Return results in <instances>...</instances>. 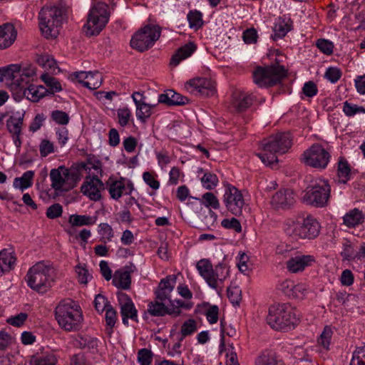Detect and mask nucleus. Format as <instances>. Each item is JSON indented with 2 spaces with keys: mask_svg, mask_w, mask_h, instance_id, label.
I'll return each instance as SVG.
<instances>
[{
  "mask_svg": "<svg viewBox=\"0 0 365 365\" xmlns=\"http://www.w3.org/2000/svg\"><path fill=\"white\" fill-rule=\"evenodd\" d=\"M55 318L59 327L66 331L78 330L82 324L83 317L78 304L71 299L60 301L55 308Z\"/></svg>",
  "mask_w": 365,
  "mask_h": 365,
  "instance_id": "obj_1",
  "label": "nucleus"
},
{
  "mask_svg": "<svg viewBox=\"0 0 365 365\" xmlns=\"http://www.w3.org/2000/svg\"><path fill=\"white\" fill-rule=\"evenodd\" d=\"M292 144V138L289 133H279L261 142L262 153L257 155L264 164L272 165L278 162L277 154L287 153Z\"/></svg>",
  "mask_w": 365,
  "mask_h": 365,
  "instance_id": "obj_2",
  "label": "nucleus"
},
{
  "mask_svg": "<svg viewBox=\"0 0 365 365\" xmlns=\"http://www.w3.org/2000/svg\"><path fill=\"white\" fill-rule=\"evenodd\" d=\"M299 320V314L297 310L288 303L273 304L269 308L267 321L274 329H292Z\"/></svg>",
  "mask_w": 365,
  "mask_h": 365,
  "instance_id": "obj_3",
  "label": "nucleus"
},
{
  "mask_svg": "<svg viewBox=\"0 0 365 365\" xmlns=\"http://www.w3.org/2000/svg\"><path fill=\"white\" fill-rule=\"evenodd\" d=\"M53 272V268L49 263L43 261L36 263L26 276L28 286L38 293H46L54 282Z\"/></svg>",
  "mask_w": 365,
  "mask_h": 365,
  "instance_id": "obj_4",
  "label": "nucleus"
},
{
  "mask_svg": "<svg viewBox=\"0 0 365 365\" xmlns=\"http://www.w3.org/2000/svg\"><path fill=\"white\" fill-rule=\"evenodd\" d=\"M38 20L43 36L46 38H56L63 23V11L56 6L43 7L39 12Z\"/></svg>",
  "mask_w": 365,
  "mask_h": 365,
  "instance_id": "obj_5",
  "label": "nucleus"
},
{
  "mask_svg": "<svg viewBox=\"0 0 365 365\" xmlns=\"http://www.w3.org/2000/svg\"><path fill=\"white\" fill-rule=\"evenodd\" d=\"M287 76V71L278 63L257 66L252 72L254 83L260 88H268L279 83Z\"/></svg>",
  "mask_w": 365,
  "mask_h": 365,
  "instance_id": "obj_6",
  "label": "nucleus"
},
{
  "mask_svg": "<svg viewBox=\"0 0 365 365\" xmlns=\"http://www.w3.org/2000/svg\"><path fill=\"white\" fill-rule=\"evenodd\" d=\"M330 192L331 187L328 181L319 179L305 189L302 200L314 207H323L327 205Z\"/></svg>",
  "mask_w": 365,
  "mask_h": 365,
  "instance_id": "obj_7",
  "label": "nucleus"
},
{
  "mask_svg": "<svg viewBox=\"0 0 365 365\" xmlns=\"http://www.w3.org/2000/svg\"><path fill=\"white\" fill-rule=\"evenodd\" d=\"M109 17L108 4L101 1L96 3L91 8L87 23L83 27L86 35H98L108 22Z\"/></svg>",
  "mask_w": 365,
  "mask_h": 365,
  "instance_id": "obj_8",
  "label": "nucleus"
},
{
  "mask_svg": "<svg viewBox=\"0 0 365 365\" xmlns=\"http://www.w3.org/2000/svg\"><path fill=\"white\" fill-rule=\"evenodd\" d=\"M286 232L294 237L313 240L319 234L320 225L315 218L308 215L301 221H289Z\"/></svg>",
  "mask_w": 365,
  "mask_h": 365,
  "instance_id": "obj_9",
  "label": "nucleus"
},
{
  "mask_svg": "<svg viewBox=\"0 0 365 365\" xmlns=\"http://www.w3.org/2000/svg\"><path fill=\"white\" fill-rule=\"evenodd\" d=\"M160 33L161 30L158 26L146 25L132 36L130 46L139 52H144L151 48L159 39Z\"/></svg>",
  "mask_w": 365,
  "mask_h": 365,
  "instance_id": "obj_10",
  "label": "nucleus"
},
{
  "mask_svg": "<svg viewBox=\"0 0 365 365\" xmlns=\"http://www.w3.org/2000/svg\"><path fill=\"white\" fill-rule=\"evenodd\" d=\"M330 158L329 151L319 143L313 144L302 155V160L307 165L318 169L326 168Z\"/></svg>",
  "mask_w": 365,
  "mask_h": 365,
  "instance_id": "obj_11",
  "label": "nucleus"
},
{
  "mask_svg": "<svg viewBox=\"0 0 365 365\" xmlns=\"http://www.w3.org/2000/svg\"><path fill=\"white\" fill-rule=\"evenodd\" d=\"M225 187L222 200L227 210L237 217L242 215L246 205L241 191L230 184H227Z\"/></svg>",
  "mask_w": 365,
  "mask_h": 365,
  "instance_id": "obj_12",
  "label": "nucleus"
},
{
  "mask_svg": "<svg viewBox=\"0 0 365 365\" xmlns=\"http://www.w3.org/2000/svg\"><path fill=\"white\" fill-rule=\"evenodd\" d=\"M11 90L15 95V98H26L33 102L38 101L45 96L46 88L43 86H35L27 81L11 83Z\"/></svg>",
  "mask_w": 365,
  "mask_h": 365,
  "instance_id": "obj_13",
  "label": "nucleus"
},
{
  "mask_svg": "<svg viewBox=\"0 0 365 365\" xmlns=\"http://www.w3.org/2000/svg\"><path fill=\"white\" fill-rule=\"evenodd\" d=\"M104 188V184L98 177L88 176L81 185V190L91 200L98 201L101 198V192Z\"/></svg>",
  "mask_w": 365,
  "mask_h": 365,
  "instance_id": "obj_14",
  "label": "nucleus"
},
{
  "mask_svg": "<svg viewBox=\"0 0 365 365\" xmlns=\"http://www.w3.org/2000/svg\"><path fill=\"white\" fill-rule=\"evenodd\" d=\"M187 84L192 88L190 93L202 96H211L215 93V83L210 79L197 78L190 80Z\"/></svg>",
  "mask_w": 365,
  "mask_h": 365,
  "instance_id": "obj_15",
  "label": "nucleus"
},
{
  "mask_svg": "<svg viewBox=\"0 0 365 365\" xmlns=\"http://www.w3.org/2000/svg\"><path fill=\"white\" fill-rule=\"evenodd\" d=\"M117 297L120 306L123 323L125 325H128V319L137 322V310L129 296L125 293L118 292Z\"/></svg>",
  "mask_w": 365,
  "mask_h": 365,
  "instance_id": "obj_16",
  "label": "nucleus"
},
{
  "mask_svg": "<svg viewBox=\"0 0 365 365\" xmlns=\"http://www.w3.org/2000/svg\"><path fill=\"white\" fill-rule=\"evenodd\" d=\"M195 201H190L187 206L196 213H200L203 210V205L207 207H212L215 210L220 208V202L217 197L210 192H205L202 199L192 197Z\"/></svg>",
  "mask_w": 365,
  "mask_h": 365,
  "instance_id": "obj_17",
  "label": "nucleus"
},
{
  "mask_svg": "<svg viewBox=\"0 0 365 365\" xmlns=\"http://www.w3.org/2000/svg\"><path fill=\"white\" fill-rule=\"evenodd\" d=\"M293 190L282 189L274 193L271 200V204L275 209H289L295 203Z\"/></svg>",
  "mask_w": 365,
  "mask_h": 365,
  "instance_id": "obj_18",
  "label": "nucleus"
},
{
  "mask_svg": "<svg viewBox=\"0 0 365 365\" xmlns=\"http://www.w3.org/2000/svg\"><path fill=\"white\" fill-rule=\"evenodd\" d=\"M24 113L16 112L11 115L6 121L8 131L12 135L13 140L16 147H20L21 141L20 135L23 125Z\"/></svg>",
  "mask_w": 365,
  "mask_h": 365,
  "instance_id": "obj_19",
  "label": "nucleus"
},
{
  "mask_svg": "<svg viewBox=\"0 0 365 365\" xmlns=\"http://www.w3.org/2000/svg\"><path fill=\"white\" fill-rule=\"evenodd\" d=\"M314 261V257L312 255H297L287 261L286 267L290 273H298L311 266Z\"/></svg>",
  "mask_w": 365,
  "mask_h": 365,
  "instance_id": "obj_20",
  "label": "nucleus"
},
{
  "mask_svg": "<svg viewBox=\"0 0 365 365\" xmlns=\"http://www.w3.org/2000/svg\"><path fill=\"white\" fill-rule=\"evenodd\" d=\"M176 279L177 276L175 274L168 275L161 279L158 289L155 292V298L160 301H165V299L171 300L170 299V294L174 289Z\"/></svg>",
  "mask_w": 365,
  "mask_h": 365,
  "instance_id": "obj_21",
  "label": "nucleus"
},
{
  "mask_svg": "<svg viewBox=\"0 0 365 365\" xmlns=\"http://www.w3.org/2000/svg\"><path fill=\"white\" fill-rule=\"evenodd\" d=\"M132 98L136 106V116L139 120L145 123L152 115V109L156 105H150L143 101V96L139 92H134Z\"/></svg>",
  "mask_w": 365,
  "mask_h": 365,
  "instance_id": "obj_22",
  "label": "nucleus"
},
{
  "mask_svg": "<svg viewBox=\"0 0 365 365\" xmlns=\"http://www.w3.org/2000/svg\"><path fill=\"white\" fill-rule=\"evenodd\" d=\"M189 99L173 90H167L158 96V103L168 106H183L188 103Z\"/></svg>",
  "mask_w": 365,
  "mask_h": 365,
  "instance_id": "obj_23",
  "label": "nucleus"
},
{
  "mask_svg": "<svg viewBox=\"0 0 365 365\" xmlns=\"http://www.w3.org/2000/svg\"><path fill=\"white\" fill-rule=\"evenodd\" d=\"M197 269L200 274L204 278L208 285L216 289V280L214 278V269L210 260L206 259H200L196 264Z\"/></svg>",
  "mask_w": 365,
  "mask_h": 365,
  "instance_id": "obj_24",
  "label": "nucleus"
},
{
  "mask_svg": "<svg viewBox=\"0 0 365 365\" xmlns=\"http://www.w3.org/2000/svg\"><path fill=\"white\" fill-rule=\"evenodd\" d=\"M16 38V31L13 24L6 23L0 26V49L9 47Z\"/></svg>",
  "mask_w": 365,
  "mask_h": 365,
  "instance_id": "obj_25",
  "label": "nucleus"
},
{
  "mask_svg": "<svg viewBox=\"0 0 365 365\" xmlns=\"http://www.w3.org/2000/svg\"><path fill=\"white\" fill-rule=\"evenodd\" d=\"M63 165L59 166L58 168L52 169L50 172V178L51 180V187L56 191H64L68 189L64 188V185L68 181L66 172L61 169Z\"/></svg>",
  "mask_w": 365,
  "mask_h": 365,
  "instance_id": "obj_26",
  "label": "nucleus"
},
{
  "mask_svg": "<svg viewBox=\"0 0 365 365\" xmlns=\"http://www.w3.org/2000/svg\"><path fill=\"white\" fill-rule=\"evenodd\" d=\"M253 102V97L241 91H235L232 95V107L238 113L246 110Z\"/></svg>",
  "mask_w": 365,
  "mask_h": 365,
  "instance_id": "obj_27",
  "label": "nucleus"
},
{
  "mask_svg": "<svg viewBox=\"0 0 365 365\" xmlns=\"http://www.w3.org/2000/svg\"><path fill=\"white\" fill-rule=\"evenodd\" d=\"M163 302L155 298V300L148 304V312L153 317H163L166 314L171 315L173 313H179L170 310V307L166 306Z\"/></svg>",
  "mask_w": 365,
  "mask_h": 365,
  "instance_id": "obj_28",
  "label": "nucleus"
},
{
  "mask_svg": "<svg viewBox=\"0 0 365 365\" xmlns=\"http://www.w3.org/2000/svg\"><path fill=\"white\" fill-rule=\"evenodd\" d=\"M195 49L196 46L192 42H190L180 47L178 49L175 53L173 55L170 62V65L176 66L182 60L190 56L191 54L195 51Z\"/></svg>",
  "mask_w": 365,
  "mask_h": 365,
  "instance_id": "obj_29",
  "label": "nucleus"
},
{
  "mask_svg": "<svg viewBox=\"0 0 365 365\" xmlns=\"http://www.w3.org/2000/svg\"><path fill=\"white\" fill-rule=\"evenodd\" d=\"M16 262L14 253L11 250L4 249L0 252V272H9L14 268Z\"/></svg>",
  "mask_w": 365,
  "mask_h": 365,
  "instance_id": "obj_30",
  "label": "nucleus"
},
{
  "mask_svg": "<svg viewBox=\"0 0 365 365\" xmlns=\"http://www.w3.org/2000/svg\"><path fill=\"white\" fill-rule=\"evenodd\" d=\"M19 66L10 65L0 68V82L6 81L11 88V85L19 78Z\"/></svg>",
  "mask_w": 365,
  "mask_h": 365,
  "instance_id": "obj_31",
  "label": "nucleus"
},
{
  "mask_svg": "<svg viewBox=\"0 0 365 365\" xmlns=\"http://www.w3.org/2000/svg\"><path fill=\"white\" fill-rule=\"evenodd\" d=\"M344 224L349 227H355L364 221V215L362 211L354 208L347 212L343 217Z\"/></svg>",
  "mask_w": 365,
  "mask_h": 365,
  "instance_id": "obj_32",
  "label": "nucleus"
},
{
  "mask_svg": "<svg viewBox=\"0 0 365 365\" xmlns=\"http://www.w3.org/2000/svg\"><path fill=\"white\" fill-rule=\"evenodd\" d=\"M132 270H124V271H117L114 274V277L113 279V284L118 288H120L123 289H128L130 287L131 278H130V272Z\"/></svg>",
  "mask_w": 365,
  "mask_h": 365,
  "instance_id": "obj_33",
  "label": "nucleus"
},
{
  "mask_svg": "<svg viewBox=\"0 0 365 365\" xmlns=\"http://www.w3.org/2000/svg\"><path fill=\"white\" fill-rule=\"evenodd\" d=\"M106 184L110 197L114 200L119 199L125 189L123 179L114 180L110 178L106 182Z\"/></svg>",
  "mask_w": 365,
  "mask_h": 365,
  "instance_id": "obj_34",
  "label": "nucleus"
},
{
  "mask_svg": "<svg viewBox=\"0 0 365 365\" xmlns=\"http://www.w3.org/2000/svg\"><path fill=\"white\" fill-rule=\"evenodd\" d=\"M255 365H284L282 360L278 359L275 353L266 351L259 355L256 361Z\"/></svg>",
  "mask_w": 365,
  "mask_h": 365,
  "instance_id": "obj_35",
  "label": "nucleus"
},
{
  "mask_svg": "<svg viewBox=\"0 0 365 365\" xmlns=\"http://www.w3.org/2000/svg\"><path fill=\"white\" fill-rule=\"evenodd\" d=\"M351 168L344 158H340L338 162L337 176L339 183L345 184L350 179Z\"/></svg>",
  "mask_w": 365,
  "mask_h": 365,
  "instance_id": "obj_36",
  "label": "nucleus"
},
{
  "mask_svg": "<svg viewBox=\"0 0 365 365\" xmlns=\"http://www.w3.org/2000/svg\"><path fill=\"white\" fill-rule=\"evenodd\" d=\"M66 172L68 180L73 183H76L81 180V172L86 169V164L78 163L73 165L70 168H67L63 165L62 168Z\"/></svg>",
  "mask_w": 365,
  "mask_h": 365,
  "instance_id": "obj_37",
  "label": "nucleus"
},
{
  "mask_svg": "<svg viewBox=\"0 0 365 365\" xmlns=\"http://www.w3.org/2000/svg\"><path fill=\"white\" fill-rule=\"evenodd\" d=\"M34 176V171L28 170L25 172L21 177L16 178L14 180L13 185L15 188L24 191L25 189L32 185Z\"/></svg>",
  "mask_w": 365,
  "mask_h": 365,
  "instance_id": "obj_38",
  "label": "nucleus"
},
{
  "mask_svg": "<svg viewBox=\"0 0 365 365\" xmlns=\"http://www.w3.org/2000/svg\"><path fill=\"white\" fill-rule=\"evenodd\" d=\"M103 76L100 72H88L83 86L91 90H96L101 86Z\"/></svg>",
  "mask_w": 365,
  "mask_h": 365,
  "instance_id": "obj_39",
  "label": "nucleus"
},
{
  "mask_svg": "<svg viewBox=\"0 0 365 365\" xmlns=\"http://www.w3.org/2000/svg\"><path fill=\"white\" fill-rule=\"evenodd\" d=\"M68 222L73 227H81L83 225H91L95 223V220L88 215H71L69 217Z\"/></svg>",
  "mask_w": 365,
  "mask_h": 365,
  "instance_id": "obj_40",
  "label": "nucleus"
},
{
  "mask_svg": "<svg viewBox=\"0 0 365 365\" xmlns=\"http://www.w3.org/2000/svg\"><path fill=\"white\" fill-rule=\"evenodd\" d=\"M57 359L52 354L42 356H34L31 359V365H56Z\"/></svg>",
  "mask_w": 365,
  "mask_h": 365,
  "instance_id": "obj_41",
  "label": "nucleus"
},
{
  "mask_svg": "<svg viewBox=\"0 0 365 365\" xmlns=\"http://www.w3.org/2000/svg\"><path fill=\"white\" fill-rule=\"evenodd\" d=\"M213 275L216 280V289H217L219 284H222L229 275V271L224 264L220 263L215 266Z\"/></svg>",
  "mask_w": 365,
  "mask_h": 365,
  "instance_id": "obj_42",
  "label": "nucleus"
},
{
  "mask_svg": "<svg viewBox=\"0 0 365 365\" xmlns=\"http://www.w3.org/2000/svg\"><path fill=\"white\" fill-rule=\"evenodd\" d=\"M37 63L39 66H42L45 69L52 72H55L56 68L59 70V68L56 66V61L55 59L48 54L38 56L37 58Z\"/></svg>",
  "mask_w": 365,
  "mask_h": 365,
  "instance_id": "obj_43",
  "label": "nucleus"
},
{
  "mask_svg": "<svg viewBox=\"0 0 365 365\" xmlns=\"http://www.w3.org/2000/svg\"><path fill=\"white\" fill-rule=\"evenodd\" d=\"M201 183L203 187L211 190L217 185L218 178L215 174L210 172H206L201 178Z\"/></svg>",
  "mask_w": 365,
  "mask_h": 365,
  "instance_id": "obj_44",
  "label": "nucleus"
},
{
  "mask_svg": "<svg viewBox=\"0 0 365 365\" xmlns=\"http://www.w3.org/2000/svg\"><path fill=\"white\" fill-rule=\"evenodd\" d=\"M36 76V68L29 66L28 67L24 68L22 71L19 68V78L16 80L15 83H21V81H27L30 83L31 81L34 80V76Z\"/></svg>",
  "mask_w": 365,
  "mask_h": 365,
  "instance_id": "obj_45",
  "label": "nucleus"
},
{
  "mask_svg": "<svg viewBox=\"0 0 365 365\" xmlns=\"http://www.w3.org/2000/svg\"><path fill=\"white\" fill-rule=\"evenodd\" d=\"M41 79L44 82L46 86L50 88L52 93L59 92L62 90L59 81L56 78L49 76L48 73H43L41 76Z\"/></svg>",
  "mask_w": 365,
  "mask_h": 365,
  "instance_id": "obj_46",
  "label": "nucleus"
},
{
  "mask_svg": "<svg viewBox=\"0 0 365 365\" xmlns=\"http://www.w3.org/2000/svg\"><path fill=\"white\" fill-rule=\"evenodd\" d=\"M187 20L189 21L190 27L195 29H198L202 24V14L197 11H190L187 14Z\"/></svg>",
  "mask_w": 365,
  "mask_h": 365,
  "instance_id": "obj_47",
  "label": "nucleus"
},
{
  "mask_svg": "<svg viewBox=\"0 0 365 365\" xmlns=\"http://www.w3.org/2000/svg\"><path fill=\"white\" fill-rule=\"evenodd\" d=\"M227 297L233 305H239L241 299V289L239 286L231 284L227 290Z\"/></svg>",
  "mask_w": 365,
  "mask_h": 365,
  "instance_id": "obj_48",
  "label": "nucleus"
},
{
  "mask_svg": "<svg viewBox=\"0 0 365 365\" xmlns=\"http://www.w3.org/2000/svg\"><path fill=\"white\" fill-rule=\"evenodd\" d=\"M290 31V26L284 21H280L276 24L274 27V35L272 36L273 40L284 37L287 32Z\"/></svg>",
  "mask_w": 365,
  "mask_h": 365,
  "instance_id": "obj_49",
  "label": "nucleus"
},
{
  "mask_svg": "<svg viewBox=\"0 0 365 365\" xmlns=\"http://www.w3.org/2000/svg\"><path fill=\"white\" fill-rule=\"evenodd\" d=\"M350 365H365V345L356 347L353 353Z\"/></svg>",
  "mask_w": 365,
  "mask_h": 365,
  "instance_id": "obj_50",
  "label": "nucleus"
},
{
  "mask_svg": "<svg viewBox=\"0 0 365 365\" xmlns=\"http://www.w3.org/2000/svg\"><path fill=\"white\" fill-rule=\"evenodd\" d=\"M221 225L225 229L232 230L237 233H240L242 232V226L241 223L235 217L231 218H225L222 220Z\"/></svg>",
  "mask_w": 365,
  "mask_h": 365,
  "instance_id": "obj_51",
  "label": "nucleus"
},
{
  "mask_svg": "<svg viewBox=\"0 0 365 365\" xmlns=\"http://www.w3.org/2000/svg\"><path fill=\"white\" fill-rule=\"evenodd\" d=\"M105 311L106 325L108 327L109 333H111L117 320V312L111 305L108 307Z\"/></svg>",
  "mask_w": 365,
  "mask_h": 365,
  "instance_id": "obj_52",
  "label": "nucleus"
},
{
  "mask_svg": "<svg viewBox=\"0 0 365 365\" xmlns=\"http://www.w3.org/2000/svg\"><path fill=\"white\" fill-rule=\"evenodd\" d=\"M170 310H174L175 312H179L177 313H173L171 316L175 317L179 316L181 314L180 308H184L185 309H191L192 304L191 303L185 302L182 300H170Z\"/></svg>",
  "mask_w": 365,
  "mask_h": 365,
  "instance_id": "obj_53",
  "label": "nucleus"
},
{
  "mask_svg": "<svg viewBox=\"0 0 365 365\" xmlns=\"http://www.w3.org/2000/svg\"><path fill=\"white\" fill-rule=\"evenodd\" d=\"M51 118L56 123L61 125H67L70 120L68 113L59 110L52 111Z\"/></svg>",
  "mask_w": 365,
  "mask_h": 365,
  "instance_id": "obj_54",
  "label": "nucleus"
},
{
  "mask_svg": "<svg viewBox=\"0 0 365 365\" xmlns=\"http://www.w3.org/2000/svg\"><path fill=\"white\" fill-rule=\"evenodd\" d=\"M343 111L347 116H353L356 113H365V108L363 106H359L345 101L344 103Z\"/></svg>",
  "mask_w": 365,
  "mask_h": 365,
  "instance_id": "obj_55",
  "label": "nucleus"
},
{
  "mask_svg": "<svg viewBox=\"0 0 365 365\" xmlns=\"http://www.w3.org/2000/svg\"><path fill=\"white\" fill-rule=\"evenodd\" d=\"M117 115L120 125L125 127L128 125L132 114L128 108H123L118 109Z\"/></svg>",
  "mask_w": 365,
  "mask_h": 365,
  "instance_id": "obj_56",
  "label": "nucleus"
},
{
  "mask_svg": "<svg viewBox=\"0 0 365 365\" xmlns=\"http://www.w3.org/2000/svg\"><path fill=\"white\" fill-rule=\"evenodd\" d=\"M331 336V329L329 327H325L320 335L319 339H318V343L320 344L324 349H329Z\"/></svg>",
  "mask_w": 365,
  "mask_h": 365,
  "instance_id": "obj_57",
  "label": "nucleus"
},
{
  "mask_svg": "<svg viewBox=\"0 0 365 365\" xmlns=\"http://www.w3.org/2000/svg\"><path fill=\"white\" fill-rule=\"evenodd\" d=\"M316 46L326 55H331L333 53L334 44L329 40L320 38L317 40Z\"/></svg>",
  "mask_w": 365,
  "mask_h": 365,
  "instance_id": "obj_58",
  "label": "nucleus"
},
{
  "mask_svg": "<svg viewBox=\"0 0 365 365\" xmlns=\"http://www.w3.org/2000/svg\"><path fill=\"white\" fill-rule=\"evenodd\" d=\"M153 353L148 349H142L138 353V360L140 365H150L152 362Z\"/></svg>",
  "mask_w": 365,
  "mask_h": 365,
  "instance_id": "obj_59",
  "label": "nucleus"
},
{
  "mask_svg": "<svg viewBox=\"0 0 365 365\" xmlns=\"http://www.w3.org/2000/svg\"><path fill=\"white\" fill-rule=\"evenodd\" d=\"M93 304L98 312H103L108 307L110 306L108 299L101 294L96 296Z\"/></svg>",
  "mask_w": 365,
  "mask_h": 365,
  "instance_id": "obj_60",
  "label": "nucleus"
},
{
  "mask_svg": "<svg viewBox=\"0 0 365 365\" xmlns=\"http://www.w3.org/2000/svg\"><path fill=\"white\" fill-rule=\"evenodd\" d=\"M196 330V323L194 319H188L185 321L181 327V334L182 337L180 340L187 335H190L195 332Z\"/></svg>",
  "mask_w": 365,
  "mask_h": 365,
  "instance_id": "obj_61",
  "label": "nucleus"
},
{
  "mask_svg": "<svg viewBox=\"0 0 365 365\" xmlns=\"http://www.w3.org/2000/svg\"><path fill=\"white\" fill-rule=\"evenodd\" d=\"M63 207L59 203H54L49 206L46 210V217L49 219H56L61 216Z\"/></svg>",
  "mask_w": 365,
  "mask_h": 365,
  "instance_id": "obj_62",
  "label": "nucleus"
},
{
  "mask_svg": "<svg viewBox=\"0 0 365 365\" xmlns=\"http://www.w3.org/2000/svg\"><path fill=\"white\" fill-rule=\"evenodd\" d=\"M257 32L255 29H246L242 34V38L245 43H255L257 41Z\"/></svg>",
  "mask_w": 365,
  "mask_h": 365,
  "instance_id": "obj_63",
  "label": "nucleus"
},
{
  "mask_svg": "<svg viewBox=\"0 0 365 365\" xmlns=\"http://www.w3.org/2000/svg\"><path fill=\"white\" fill-rule=\"evenodd\" d=\"M28 317L26 313H20L6 319V322L14 327H19L24 324Z\"/></svg>",
  "mask_w": 365,
  "mask_h": 365,
  "instance_id": "obj_64",
  "label": "nucleus"
}]
</instances>
